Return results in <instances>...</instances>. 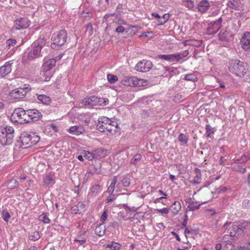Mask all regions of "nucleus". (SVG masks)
<instances>
[{
  "mask_svg": "<svg viewBox=\"0 0 250 250\" xmlns=\"http://www.w3.org/2000/svg\"><path fill=\"white\" fill-rule=\"evenodd\" d=\"M40 137L33 132H23L20 136L21 147L27 148L36 144L40 140Z\"/></svg>",
  "mask_w": 250,
  "mask_h": 250,
  "instance_id": "obj_2",
  "label": "nucleus"
},
{
  "mask_svg": "<svg viewBox=\"0 0 250 250\" xmlns=\"http://www.w3.org/2000/svg\"><path fill=\"white\" fill-rule=\"evenodd\" d=\"M17 43L15 39H9L6 41V45L8 49H9L11 47H14Z\"/></svg>",
  "mask_w": 250,
  "mask_h": 250,
  "instance_id": "obj_45",
  "label": "nucleus"
},
{
  "mask_svg": "<svg viewBox=\"0 0 250 250\" xmlns=\"http://www.w3.org/2000/svg\"><path fill=\"white\" fill-rule=\"evenodd\" d=\"M105 230V227L103 224H101L95 229V233L97 235L102 236L104 234Z\"/></svg>",
  "mask_w": 250,
  "mask_h": 250,
  "instance_id": "obj_29",
  "label": "nucleus"
},
{
  "mask_svg": "<svg viewBox=\"0 0 250 250\" xmlns=\"http://www.w3.org/2000/svg\"><path fill=\"white\" fill-rule=\"evenodd\" d=\"M153 67L152 62L150 61L143 60L139 62L135 67V69L139 72H147Z\"/></svg>",
  "mask_w": 250,
  "mask_h": 250,
  "instance_id": "obj_10",
  "label": "nucleus"
},
{
  "mask_svg": "<svg viewBox=\"0 0 250 250\" xmlns=\"http://www.w3.org/2000/svg\"><path fill=\"white\" fill-rule=\"evenodd\" d=\"M67 33L65 29L61 30L53 34L51 41V47L53 49H58L60 47L63 45L66 42Z\"/></svg>",
  "mask_w": 250,
  "mask_h": 250,
  "instance_id": "obj_4",
  "label": "nucleus"
},
{
  "mask_svg": "<svg viewBox=\"0 0 250 250\" xmlns=\"http://www.w3.org/2000/svg\"><path fill=\"white\" fill-rule=\"evenodd\" d=\"M184 79L187 81H190L192 82H195L197 81V78L196 76H195L193 74H188L186 75Z\"/></svg>",
  "mask_w": 250,
  "mask_h": 250,
  "instance_id": "obj_49",
  "label": "nucleus"
},
{
  "mask_svg": "<svg viewBox=\"0 0 250 250\" xmlns=\"http://www.w3.org/2000/svg\"><path fill=\"white\" fill-rule=\"evenodd\" d=\"M188 203V205L187 207V209L188 211H194L195 210H197L199 209L201 204L198 205H195L194 203L192 201L191 202H186Z\"/></svg>",
  "mask_w": 250,
  "mask_h": 250,
  "instance_id": "obj_38",
  "label": "nucleus"
},
{
  "mask_svg": "<svg viewBox=\"0 0 250 250\" xmlns=\"http://www.w3.org/2000/svg\"><path fill=\"white\" fill-rule=\"evenodd\" d=\"M41 79L45 82L49 81L52 76V74L49 71H42V73L41 74Z\"/></svg>",
  "mask_w": 250,
  "mask_h": 250,
  "instance_id": "obj_37",
  "label": "nucleus"
},
{
  "mask_svg": "<svg viewBox=\"0 0 250 250\" xmlns=\"http://www.w3.org/2000/svg\"><path fill=\"white\" fill-rule=\"evenodd\" d=\"M86 30L90 35L93 34V27L91 23H88L86 24Z\"/></svg>",
  "mask_w": 250,
  "mask_h": 250,
  "instance_id": "obj_56",
  "label": "nucleus"
},
{
  "mask_svg": "<svg viewBox=\"0 0 250 250\" xmlns=\"http://www.w3.org/2000/svg\"><path fill=\"white\" fill-rule=\"evenodd\" d=\"M15 25L17 30L26 28L29 26V21L26 18H21L15 21Z\"/></svg>",
  "mask_w": 250,
  "mask_h": 250,
  "instance_id": "obj_16",
  "label": "nucleus"
},
{
  "mask_svg": "<svg viewBox=\"0 0 250 250\" xmlns=\"http://www.w3.org/2000/svg\"><path fill=\"white\" fill-rule=\"evenodd\" d=\"M83 154L84 155V157L89 161H91L95 159L93 150L91 152L88 151H84Z\"/></svg>",
  "mask_w": 250,
  "mask_h": 250,
  "instance_id": "obj_42",
  "label": "nucleus"
},
{
  "mask_svg": "<svg viewBox=\"0 0 250 250\" xmlns=\"http://www.w3.org/2000/svg\"><path fill=\"white\" fill-rule=\"evenodd\" d=\"M23 109L22 108H18L14 110L13 113L11 116V120L12 122L21 124L20 120H22V114Z\"/></svg>",
  "mask_w": 250,
  "mask_h": 250,
  "instance_id": "obj_14",
  "label": "nucleus"
},
{
  "mask_svg": "<svg viewBox=\"0 0 250 250\" xmlns=\"http://www.w3.org/2000/svg\"><path fill=\"white\" fill-rule=\"evenodd\" d=\"M205 128L206 130L205 133L206 137L207 138H211V135L214 134V128L212 127L209 125H206Z\"/></svg>",
  "mask_w": 250,
  "mask_h": 250,
  "instance_id": "obj_39",
  "label": "nucleus"
},
{
  "mask_svg": "<svg viewBox=\"0 0 250 250\" xmlns=\"http://www.w3.org/2000/svg\"><path fill=\"white\" fill-rule=\"evenodd\" d=\"M218 36L220 40L228 42L231 38V34L227 30H222L219 33Z\"/></svg>",
  "mask_w": 250,
  "mask_h": 250,
  "instance_id": "obj_23",
  "label": "nucleus"
},
{
  "mask_svg": "<svg viewBox=\"0 0 250 250\" xmlns=\"http://www.w3.org/2000/svg\"><path fill=\"white\" fill-rule=\"evenodd\" d=\"M243 207L247 209H250V200L245 199L243 202Z\"/></svg>",
  "mask_w": 250,
  "mask_h": 250,
  "instance_id": "obj_53",
  "label": "nucleus"
},
{
  "mask_svg": "<svg viewBox=\"0 0 250 250\" xmlns=\"http://www.w3.org/2000/svg\"><path fill=\"white\" fill-rule=\"evenodd\" d=\"M116 199L115 195L114 194H110V195L106 198V202L109 203L112 202Z\"/></svg>",
  "mask_w": 250,
  "mask_h": 250,
  "instance_id": "obj_61",
  "label": "nucleus"
},
{
  "mask_svg": "<svg viewBox=\"0 0 250 250\" xmlns=\"http://www.w3.org/2000/svg\"><path fill=\"white\" fill-rule=\"evenodd\" d=\"M181 208V204L178 201H175L170 207L171 212L174 214H177Z\"/></svg>",
  "mask_w": 250,
  "mask_h": 250,
  "instance_id": "obj_31",
  "label": "nucleus"
},
{
  "mask_svg": "<svg viewBox=\"0 0 250 250\" xmlns=\"http://www.w3.org/2000/svg\"><path fill=\"white\" fill-rule=\"evenodd\" d=\"M12 61L6 62L4 64L0 67V76L4 77L11 71V65Z\"/></svg>",
  "mask_w": 250,
  "mask_h": 250,
  "instance_id": "obj_15",
  "label": "nucleus"
},
{
  "mask_svg": "<svg viewBox=\"0 0 250 250\" xmlns=\"http://www.w3.org/2000/svg\"><path fill=\"white\" fill-rule=\"evenodd\" d=\"M189 52L188 50L174 53L175 61L178 62L183 60L185 57L188 56Z\"/></svg>",
  "mask_w": 250,
  "mask_h": 250,
  "instance_id": "obj_25",
  "label": "nucleus"
},
{
  "mask_svg": "<svg viewBox=\"0 0 250 250\" xmlns=\"http://www.w3.org/2000/svg\"><path fill=\"white\" fill-rule=\"evenodd\" d=\"M86 239L87 238H83V239L75 238L74 241L75 242L79 243V245L81 246L86 243Z\"/></svg>",
  "mask_w": 250,
  "mask_h": 250,
  "instance_id": "obj_54",
  "label": "nucleus"
},
{
  "mask_svg": "<svg viewBox=\"0 0 250 250\" xmlns=\"http://www.w3.org/2000/svg\"><path fill=\"white\" fill-rule=\"evenodd\" d=\"M222 229L225 233V236L228 235L231 237H238L243 232L240 225L238 226L228 222L224 225Z\"/></svg>",
  "mask_w": 250,
  "mask_h": 250,
  "instance_id": "obj_5",
  "label": "nucleus"
},
{
  "mask_svg": "<svg viewBox=\"0 0 250 250\" xmlns=\"http://www.w3.org/2000/svg\"><path fill=\"white\" fill-rule=\"evenodd\" d=\"M47 39L43 37H40L33 42L29 52H25L22 56V61L26 62L32 61L42 56V48L46 45Z\"/></svg>",
  "mask_w": 250,
  "mask_h": 250,
  "instance_id": "obj_1",
  "label": "nucleus"
},
{
  "mask_svg": "<svg viewBox=\"0 0 250 250\" xmlns=\"http://www.w3.org/2000/svg\"><path fill=\"white\" fill-rule=\"evenodd\" d=\"M14 129L9 126H0V143L2 146L12 144L14 137Z\"/></svg>",
  "mask_w": 250,
  "mask_h": 250,
  "instance_id": "obj_3",
  "label": "nucleus"
},
{
  "mask_svg": "<svg viewBox=\"0 0 250 250\" xmlns=\"http://www.w3.org/2000/svg\"><path fill=\"white\" fill-rule=\"evenodd\" d=\"M72 212L74 213H80L78 207L77 206H73L71 208Z\"/></svg>",
  "mask_w": 250,
  "mask_h": 250,
  "instance_id": "obj_64",
  "label": "nucleus"
},
{
  "mask_svg": "<svg viewBox=\"0 0 250 250\" xmlns=\"http://www.w3.org/2000/svg\"><path fill=\"white\" fill-rule=\"evenodd\" d=\"M194 171L196 173V175L194 176L193 180L191 182V183L193 184H199L201 183L202 179L201 170L199 168L195 167L194 169Z\"/></svg>",
  "mask_w": 250,
  "mask_h": 250,
  "instance_id": "obj_26",
  "label": "nucleus"
},
{
  "mask_svg": "<svg viewBox=\"0 0 250 250\" xmlns=\"http://www.w3.org/2000/svg\"><path fill=\"white\" fill-rule=\"evenodd\" d=\"M244 5V0H229L227 3L229 8L235 10H242Z\"/></svg>",
  "mask_w": 250,
  "mask_h": 250,
  "instance_id": "obj_13",
  "label": "nucleus"
},
{
  "mask_svg": "<svg viewBox=\"0 0 250 250\" xmlns=\"http://www.w3.org/2000/svg\"><path fill=\"white\" fill-rule=\"evenodd\" d=\"M121 182L122 185L125 187H129L130 184V179L126 176H123Z\"/></svg>",
  "mask_w": 250,
  "mask_h": 250,
  "instance_id": "obj_50",
  "label": "nucleus"
},
{
  "mask_svg": "<svg viewBox=\"0 0 250 250\" xmlns=\"http://www.w3.org/2000/svg\"><path fill=\"white\" fill-rule=\"evenodd\" d=\"M170 16L169 14H165L162 17H160L159 20H158V25H163L165 24L169 19Z\"/></svg>",
  "mask_w": 250,
  "mask_h": 250,
  "instance_id": "obj_40",
  "label": "nucleus"
},
{
  "mask_svg": "<svg viewBox=\"0 0 250 250\" xmlns=\"http://www.w3.org/2000/svg\"><path fill=\"white\" fill-rule=\"evenodd\" d=\"M244 65L245 63L236 60H232L229 61V70L236 76H243L247 71V68Z\"/></svg>",
  "mask_w": 250,
  "mask_h": 250,
  "instance_id": "obj_6",
  "label": "nucleus"
},
{
  "mask_svg": "<svg viewBox=\"0 0 250 250\" xmlns=\"http://www.w3.org/2000/svg\"><path fill=\"white\" fill-rule=\"evenodd\" d=\"M107 216L106 211H104L101 215V221L102 222L105 221L107 219Z\"/></svg>",
  "mask_w": 250,
  "mask_h": 250,
  "instance_id": "obj_63",
  "label": "nucleus"
},
{
  "mask_svg": "<svg viewBox=\"0 0 250 250\" xmlns=\"http://www.w3.org/2000/svg\"><path fill=\"white\" fill-rule=\"evenodd\" d=\"M155 210L158 212L161 213L167 214L169 212L168 209L166 208H164L162 209H156Z\"/></svg>",
  "mask_w": 250,
  "mask_h": 250,
  "instance_id": "obj_59",
  "label": "nucleus"
},
{
  "mask_svg": "<svg viewBox=\"0 0 250 250\" xmlns=\"http://www.w3.org/2000/svg\"><path fill=\"white\" fill-rule=\"evenodd\" d=\"M2 219L6 222H8L10 215L8 211L6 210L3 209L1 212Z\"/></svg>",
  "mask_w": 250,
  "mask_h": 250,
  "instance_id": "obj_52",
  "label": "nucleus"
},
{
  "mask_svg": "<svg viewBox=\"0 0 250 250\" xmlns=\"http://www.w3.org/2000/svg\"><path fill=\"white\" fill-rule=\"evenodd\" d=\"M81 16L86 20H89L93 17V14L89 12H85L84 10L81 13Z\"/></svg>",
  "mask_w": 250,
  "mask_h": 250,
  "instance_id": "obj_51",
  "label": "nucleus"
},
{
  "mask_svg": "<svg viewBox=\"0 0 250 250\" xmlns=\"http://www.w3.org/2000/svg\"><path fill=\"white\" fill-rule=\"evenodd\" d=\"M121 245L120 244L112 241L110 243L106 245V248H109L110 250H119L121 248Z\"/></svg>",
  "mask_w": 250,
  "mask_h": 250,
  "instance_id": "obj_33",
  "label": "nucleus"
},
{
  "mask_svg": "<svg viewBox=\"0 0 250 250\" xmlns=\"http://www.w3.org/2000/svg\"><path fill=\"white\" fill-rule=\"evenodd\" d=\"M107 78L110 83H114L118 81V78L116 76L110 74L107 75Z\"/></svg>",
  "mask_w": 250,
  "mask_h": 250,
  "instance_id": "obj_48",
  "label": "nucleus"
},
{
  "mask_svg": "<svg viewBox=\"0 0 250 250\" xmlns=\"http://www.w3.org/2000/svg\"><path fill=\"white\" fill-rule=\"evenodd\" d=\"M109 103L107 99L98 97L95 96L84 99L83 103L88 107L95 105H105Z\"/></svg>",
  "mask_w": 250,
  "mask_h": 250,
  "instance_id": "obj_7",
  "label": "nucleus"
},
{
  "mask_svg": "<svg viewBox=\"0 0 250 250\" xmlns=\"http://www.w3.org/2000/svg\"><path fill=\"white\" fill-rule=\"evenodd\" d=\"M194 2L191 0H188L186 1V6L189 9H192L194 7Z\"/></svg>",
  "mask_w": 250,
  "mask_h": 250,
  "instance_id": "obj_58",
  "label": "nucleus"
},
{
  "mask_svg": "<svg viewBox=\"0 0 250 250\" xmlns=\"http://www.w3.org/2000/svg\"><path fill=\"white\" fill-rule=\"evenodd\" d=\"M93 151L94 158L96 159L104 157L106 155V151L101 148L95 149Z\"/></svg>",
  "mask_w": 250,
  "mask_h": 250,
  "instance_id": "obj_24",
  "label": "nucleus"
},
{
  "mask_svg": "<svg viewBox=\"0 0 250 250\" xmlns=\"http://www.w3.org/2000/svg\"><path fill=\"white\" fill-rule=\"evenodd\" d=\"M175 70L174 67H166V74L167 73V72H168L170 75H172V73L174 72Z\"/></svg>",
  "mask_w": 250,
  "mask_h": 250,
  "instance_id": "obj_62",
  "label": "nucleus"
},
{
  "mask_svg": "<svg viewBox=\"0 0 250 250\" xmlns=\"http://www.w3.org/2000/svg\"><path fill=\"white\" fill-rule=\"evenodd\" d=\"M56 63V60L55 59L45 61L42 67V71H49L55 66Z\"/></svg>",
  "mask_w": 250,
  "mask_h": 250,
  "instance_id": "obj_17",
  "label": "nucleus"
},
{
  "mask_svg": "<svg viewBox=\"0 0 250 250\" xmlns=\"http://www.w3.org/2000/svg\"><path fill=\"white\" fill-rule=\"evenodd\" d=\"M38 219L44 224H49L50 221L47 213L45 212H42L41 215H40L38 216Z\"/></svg>",
  "mask_w": 250,
  "mask_h": 250,
  "instance_id": "obj_34",
  "label": "nucleus"
},
{
  "mask_svg": "<svg viewBox=\"0 0 250 250\" xmlns=\"http://www.w3.org/2000/svg\"><path fill=\"white\" fill-rule=\"evenodd\" d=\"M142 158V156L140 153L135 154L131 159L130 161L131 165L136 166Z\"/></svg>",
  "mask_w": 250,
  "mask_h": 250,
  "instance_id": "obj_36",
  "label": "nucleus"
},
{
  "mask_svg": "<svg viewBox=\"0 0 250 250\" xmlns=\"http://www.w3.org/2000/svg\"><path fill=\"white\" fill-rule=\"evenodd\" d=\"M210 6L209 1L207 0H201L198 5V10L201 13L206 12Z\"/></svg>",
  "mask_w": 250,
  "mask_h": 250,
  "instance_id": "obj_21",
  "label": "nucleus"
},
{
  "mask_svg": "<svg viewBox=\"0 0 250 250\" xmlns=\"http://www.w3.org/2000/svg\"><path fill=\"white\" fill-rule=\"evenodd\" d=\"M117 180H118L117 176H114L113 179L111 180V182L109 187H111L114 188H115V185L117 182Z\"/></svg>",
  "mask_w": 250,
  "mask_h": 250,
  "instance_id": "obj_57",
  "label": "nucleus"
},
{
  "mask_svg": "<svg viewBox=\"0 0 250 250\" xmlns=\"http://www.w3.org/2000/svg\"><path fill=\"white\" fill-rule=\"evenodd\" d=\"M69 132L75 135H79L84 133L85 129L82 125L73 126L69 128Z\"/></svg>",
  "mask_w": 250,
  "mask_h": 250,
  "instance_id": "obj_20",
  "label": "nucleus"
},
{
  "mask_svg": "<svg viewBox=\"0 0 250 250\" xmlns=\"http://www.w3.org/2000/svg\"><path fill=\"white\" fill-rule=\"evenodd\" d=\"M166 67L161 63H158L154 67V68L158 70L157 72L158 74L162 76H167V75L166 74Z\"/></svg>",
  "mask_w": 250,
  "mask_h": 250,
  "instance_id": "obj_30",
  "label": "nucleus"
},
{
  "mask_svg": "<svg viewBox=\"0 0 250 250\" xmlns=\"http://www.w3.org/2000/svg\"><path fill=\"white\" fill-rule=\"evenodd\" d=\"M19 185V182L16 180L12 179H11L7 184V187L9 188L14 189L17 188Z\"/></svg>",
  "mask_w": 250,
  "mask_h": 250,
  "instance_id": "obj_41",
  "label": "nucleus"
},
{
  "mask_svg": "<svg viewBox=\"0 0 250 250\" xmlns=\"http://www.w3.org/2000/svg\"><path fill=\"white\" fill-rule=\"evenodd\" d=\"M240 44L244 50L250 52V32H246L243 34L240 41Z\"/></svg>",
  "mask_w": 250,
  "mask_h": 250,
  "instance_id": "obj_12",
  "label": "nucleus"
},
{
  "mask_svg": "<svg viewBox=\"0 0 250 250\" xmlns=\"http://www.w3.org/2000/svg\"><path fill=\"white\" fill-rule=\"evenodd\" d=\"M135 80V77H125L122 80L121 83L125 86H134Z\"/></svg>",
  "mask_w": 250,
  "mask_h": 250,
  "instance_id": "obj_22",
  "label": "nucleus"
},
{
  "mask_svg": "<svg viewBox=\"0 0 250 250\" xmlns=\"http://www.w3.org/2000/svg\"><path fill=\"white\" fill-rule=\"evenodd\" d=\"M37 98L39 102L43 104L48 105L51 102L50 98H49V97L47 96L46 95H38L37 96Z\"/></svg>",
  "mask_w": 250,
  "mask_h": 250,
  "instance_id": "obj_27",
  "label": "nucleus"
},
{
  "mask_svg": "<svg viewBox=\"0 0 250 250\" xmlns=\"http://www.w3.org/2000/svg\"><path fill=\"white\" fill-rule=\"evenodd\" d=\"M158 58L160 59L167 61L169 62H175L174 54L168 55L160 54L158 56Z\"/></svg>",
  "mask_w": 250,
  "mask_h": 250,
  "instance_id": "obj_28",
  "label": "nucleus"
},
{
  "mask_svg": "<svg viewBox=\"0 0 250 250\" xmlns=\"http://www.w3.org/2000/svg\"><path fill=\"white\" fill-rule=\"evenodd\" d=\"M29 115V110L25 111L23 109V114L22 115V120H21V121H19L21 122V124L31 122Z\"/></svg>",
  "mask_w": 250,
  "mask_h": 250,
  "instance_id": "obj_32",
  "label": "nucleus"
},
{
  "mask_svg": "<svg viewBox=\"0 0 250 250\" xmlns=\"http://www.w3.org/2000/svg\"><path fill=\"white\" fill-rule=\"evenodd\" d=\"M109 127V128L111 129H107V131L109 133H113L117 132V129L118 128V124L116 122L113 121L111 120V123H108Z\"/></svg>",
  "mask_w": 250,
  "mask_h": 250,
  "instance_id": "obj_35",
  "label": "nucleus"
},
{
  "mask_svg": "<svg viewBox=\"0 0 250 250\" xmlns=\"http://www.w3.org/2000/svg\"><path fill=\"white\" fill-rule=\"evenodd\" d=\"M222 21L221 17L214 21H211L207 28V34L210 35L216 34L222 27Z\"/></svg>",
  "mask_w": 250,
  "mask_h": 250,
  "instance_id": "obj_9",
  "label": "nucleus"
},
{
  "mask_svg": "<svg viewBox=\"0 0 250 250\" xmlns=\"http://www.w3.org/2000/svg\"><path fill=\"white\" fill-rule=\"evenodd\" d=\"M125 28L122 25L118 26L116 27L115 31L118 33H122L125 31Z\"/></svg>",
  "mask_w": 250,
  "mask_h": 250,
  "instance_id": "obj_60",
  "label": "nucleus"
},
{
  "mask_svg": "<svg viewBox=\"0 0 250 250\" xmlns=\"http://www.w3.org/2000/svg\"><path fill=\"white\" fill-rule=\"evenodd\" d=\"M111 123V119L104 116L101 117L98 119V122L97 124V129L100 132H103L107 131V129H111L109 128V123Z\"/></svg>",
  "mask_w": 250,
  "mask_h": 250,
  "instance_id": "obj_11",
  "label": "nucleus"
},
{
  "mask_svg": "<svg viewBox=\"0 0 250 250\" xmlns=\"http://www.w3.org/2000/svg\"><path fill=\"white\" fill-rule=\"evenodd\" d=\"M102 187L99 184H95L90 188L88 192V196L91 197H95L102 191Z\"/></svg>",
  "mask_w": 250,
  "mask_h": 250,
  "instance_id": "obj_18",
  "label": "nucleus"
},
{
  "mask_svg": "<svg viewBox=\"0 0 250 250\" xmlns=\"http://www.w3.org/2000/svg\"><path fill=\"white\" fill-rule=\"evenodd\" d=\"M86 233V231H79L77 233V237L76 238L83 239V238H87V236H85Z\"/></svg>",
  "mask_w": 250,
  "mask_h": 250,
  "instance_id": "obj_55",
  "label": "nucleus"
},
{
  "mask_svg": "<svg viewBox=\"0 0 250 250\" xmlns=\"http://www.w3.org/2000/svg\"><path fill=\"white\" fill-rule=\"evenodd\" d=\"M134 86H143L146 84V82L143 79H138L136 77Z\"/></svg>",
  "mask_w": 250,
  "mask_h": 250,
  "instance_id": "obj_47",
  "label": "nucleus"
},
{
  "mask_svg": "<svg viewBox=\"0 0 250 250\" xmlns=\"http://www.w3.org/2000/svg\"><path fill=\"white\" fill-rule=\"evenodd\" d=\"M40 238V235L39 234V232L38 231H34L33 232H32L29 235V238L30 240L32 241H36L38 240Z\"/></svg>",
  "mask_w": 250,
  "mask_h": 250,
  "instance_id": "obj_44",
  "label": "nucleus"
},
{
  "mask_svg": "<svg viewBox=\"0 0 250 250\" xmlns=\"http://www.w3.org/2000/svg\"><path fill=\"white\" fill-rule=\"evenodd\" d=\"M30 90L28 85H24L23 87H19L12 90L9 94L11 99L19 100L24 98L27 92Z\"/></svg>",
  "mask_w": 250,
  "mask_h": 250,
  "instance_id": "obj_8",
  "label": "nucleus"
},
{
  "mask_svg": "<svg viewBox=\"0 0 250 250\" xmlns=\"http://www.w3.org/2000/svg\"><path fill=\"white\" fill-rule=\"evenodd\" d=\"M178 138L180 142L184 144H187L188 139L187 135L183 133H180Z\"/></svg>",
  "mask_w": 250,
  "mask_h": 250,
  "instance_id": "obj_46",
  "label": "nucleus"
},
{
  "mask_svg": "<svg viewBox=\"0 0 250 250\" xmlns=\"http://www.w3.org/2000/svg\"><path fill=\"white\" fill-rule=\"evenodd\" d=\"M53 181V176L51 175H47L45 176L43 179V185L47 186L51 184V182Z\"/></svg>",
  "mask_w": 250,
  "mask_h": 250,
  "instance_id": "obj_43",
  "label": "nucleus"
},
{
  "mask_svg": "<svg viewBox=\"0 0 250 250\" xmlns=\"http://www.w3.org/2000/svg\"><path fill=\"white\" fill-rule=\"evenodd\" d=\"M29 112L31 122L38 121L42 116V113L36 109H29Z\"/></svg>",
  "mask_w": 250,
  "mask_h": 250,
  "instance_id": "obj_19",
  "label": "nucleus"
}]
</instances>
